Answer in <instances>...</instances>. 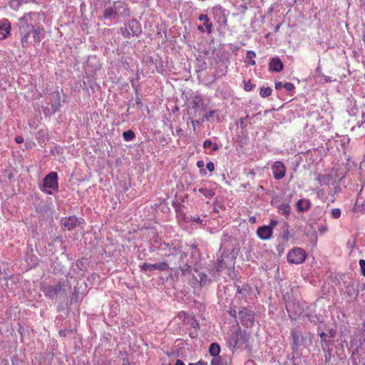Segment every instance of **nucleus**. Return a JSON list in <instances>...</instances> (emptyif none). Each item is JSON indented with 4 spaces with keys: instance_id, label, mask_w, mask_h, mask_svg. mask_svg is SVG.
<instances>
[{
    "instance_id": "nucleus-1",
    "label": "nucleus",
    "mask_w": 365,
    "mask_h": 365,
    "mask_svg": "<svg viewBox=\"0 0 365 365\" xmlns=\"http://www.w3.org/2000/svg\"><path fill=\"white\" fill-rule=\"evenodd\" d=\"M129 9L123 1H110L102 0L101 21H117L120 17L129 16Z\"/></svg>"
},
{
    "instance_id": "nucleus-2",
    "label": "nucleus",
    "mask_w": 365,
    "mask_h": 365,
    "mask_svg": "<svg viewBox=\"0 0 365 365\" xmlns=\"http://www.w3.org/2000/svg\"><path fill=\"white\" fill-rule=\"evenodd\" d=\"M19 32L21 36V44L23 48L39 43L45 36L43 28L39 26L34 28L31 25L20 26Z\"/></svg>"
},
{
    "instance_id": "nucleus-3",
    "label": "nucleus",
    "mask_w": 365,
    "mask_h": 365,
    "mask_svg": "<svg viewBox=\"0 0 365 365\" xmlns=\"http://www.w3.org/2000/svg\"><path fill=\"white\" fill-rule=\"evenodd\" d=\"M346 110L350 115L348 123L352 125L351 130H354L356 127L360 128L364 123V113L359 112L356 103L354 99H348Z\"/></svg>"
},
{
    "instance_id": "nucleus-4",
    "label": "nucleus",
    "mask_w": 365,
    "mask_h": 365,
    "mask_svg": "<svg viewBox=\"0 0 365 365\" xmlns=\"http://www.w3.org/2000/svg\"><path fill=\"white\" fill-rule=\"evenodd\" d=\"M65 282H58L55 285H50L46 283H41L40 289L43 292L46 297L53 299L56 296L65 292Z\"/></svg>"
},
{
    "instance_id": "nucleus-5",
    "label": "nucleus",
    "mask_w": 365,
    "mask_h": 365,
    "mask_svg": "<svg viewBox=\"0 0 365 365\" xmlns=\"http://www.w3.org/2000/svg\"><path fill=\"white\" fill-rule=\"evenodd\" d=\"M58 175L55 172H51L43 179L41 190L46 194L51 195L52 190H58Z\"/></svg>"
},
{
    "instance_id": "nucleus-6",
    "label": "nucleus",
    "mask_w": 365,
    "mask_h": 365,
    "mask_svg": "<svg viewBox=\"0 0 365 365\" xmlns=\"http://www.w3.org/2000/svg\"><path fill=\"white\" fill-rule=\"evenodd\" d=\"M120 30L122 34L125 38L138 36L141 32L140 26L135 19L129 20Z\"/></svg>"
},
{
    "instance_id": "nucleus-7",
    "label": "nucleus",
    "mask_w": 365,
    "mask_h": 365,
    "mask_svg": "<svg viewBox=\"0 0 365 365\" xmlns=\"http://www.w3.org/2000/svg\"><path fill=\"white\" fill-rule=\"evenodd\" d=\"M287 257L289 263L301 264L305 261L307 254L302 248L296 247L288 252Z\"/></svg>"
},
{
    "instance_id": "nucleus-8",
    "label": "nucleus",
    "mask_w": 365,
    "mask_h": 365,
    "mask_svg": "<svg viewBox=\"0 0 365 365\" xmlns=\"http://www.w3.org/2000/svg\"><path fill=\"white\" fill-rule=\"evenodd\" d=\"M41 16H43V14L29 12L26 14L24 16L21 17L19 21L21 26L31 25L34 26V28H36Z\"/></svg>"
},
{
    "instance_id": "nucleus-9",
    "label": "nucleus",
    "mask_w": 365,
    "mask_h": 365,
    "mask_svg": "<svg viewBox=\"0 0 365 365\" xmlns=\"http://www.w3.org/2000/svg\"><path fill=\"white\" fill-rule=\"evenodd\" d=\"M238 318L244 326L252 327L255 322V314L252 310L242 307L238 312Z\"/></svg>"
},
{
    "instance_id": "nucleus-10",
    "label": "nucleus",
    "mask_w": 365,
    "mask_h": 365,
    "mask_svg": "<svg viewBox=\"0 0 365 365\" xmlns=\"http://www.w3.org/2000/svg\"><path fill=\"white\" fill-rule=\"evenodd\" d=\"M246 342L245 334L238 330L232 332L230 335L228 343L233 348L240 347Z\"/></svg>"
},
{
    "instance_id": "nucleus-11",
    "label": "nucleus",
    "mask_w": 365,
    "mask_h": 365,
    "mask_svg": "<svg viewBox=\"0 0 365 365\" xmlns=\"http://www.w3.org/2000/svg\"><path fill=\"white\" fill-rule=\"evenodd\" d=\"M212 14H213L214 19L217 21L218 24L227 25V15L226 11L222 8L220 6H214L212 10Z\"/></svg>"
},
{
    "instance_id": "nucleus-12",
    "label": "nucleus",
    "mask_w": 365,
    "mask_h": 365,
    "mask_svg": "<svg viewBox=\"0 0 365 365\" xmlns=\"http://www.w3.org/2000/svg\"><path fill=\"white\" fill-rule=\"evenodd\" d=\"M272 171L275 180H281L285 175L286 168L281 161H276L272 165Z\"/></svg>"
},
{
    "instance_id": "nucleus-13",
    "label": "nucleus",
    "mask_w": 365,
    "mask_h": 365,
    "mask_svg": "<svg viewBox=\"0 0 365 365\" xmlns=\"http://www.w3.org/2000/svg\"><path fill=\"white\" fill-rule=\"evenodd\" d=\"M140 267L141 270L143 271H149L153 272L155 269H158L160 271H165L169 269L168 264L165 262H160V263H155V264H149L147 262H144L142 264L140 265Z\"/></svg>"
},
{
    "instance_id": "nucleus-14",
    "label": "nucleus",
    "mask_w": 365,
    "mask_h": 365,
    "mask_svg": "<svg viewBox=\"0 0 365 365\" xmlns=\"http://www.w3.org/2000/svg\"><path fill=\"white\" fill-rule=\"evenodd\" d=\"M235 287L236 288V297L239 299H245L247 296L251 293V288L246 283H236Z\"/></svg>"
},
{
    "instance_id": "nucleus-15",
    "label": "nucleus",
    "mask_w": 365,
    "mask_h": 365,
    "mask_svg": "<svg viewBox=\"0 0 365 365\" xmlns=\"http://www.w3.org/2000/svg\"><path fill=\"white\" fill-rule=\"evenodd\" d=\"M11 25L7 19L0 20V40H4L11 35Z\"/></svg>"
},
{
    "instance_id": "nucleus-16",
    "label": "nucleus",
    "mask_w": 365,
    "mask_h": 365,
    "mask_svg": "<svg viewBox=\"0 0 365 365\" xmlns=\"http://www.w3.org/2000/svg\"><path fill=\"white\" fill-rule=\"evenodd\" d=\"M291 336L292 338V349L297 350L299 346L302 345L304 338L302 332L297 329H292Z\"/></svg>"
},
{
    "instance_id": "nucleus-17",
    "label": "nucleus",
    "mask_w": 365,
    "mask_h": 365,
    "mask_svg": "<svg viewBox=\"0 0 365 365\" xmlns=\"http://www.w3.org/2000/svg\"><path fill=\"white\" fill-rule=\"evenodd\" d=\"M61 225L68 230L74 229L78 225L81 223L80 220L76 216H70L63 217L61 221Z\"/></svg>"
},
{
    "instance_id": "nucleus-18",
    "label": "nucleus",
    "mask_w": 365,
    "mask_h": 365,
    "mask_svg": "<svg viewBox=\"0 0 365 365\" xmlns=\"http://www.w3.org/2000/svg\"><path fill=\"white\" fill-rule=\"evenodd\" d=\"M273 231L267 225L259 227L257 230L258 237L263 240H267L272 237Z\"/></svg>"
},
{
    "instance_id": "nucleus-19",
    "label": "nucleus",
    "mask_w": 365,
    "mask_h": 365,
    "mask_svg": "<svg viewBox=\"0 0 365 365\" xmlns=\"http://www.w3.org/2000/svg\"><path fill=\"white\" fill-rule=\"evenodd\" d=\"M284 68L282 61L278 57L272 58L269 63V69L271 71L280 72Z\"/></svg>"
},
{
    "instance_id": "nucleus-20",
    "label": "nucleus",
    "mask_w": 365,
    "mask_h": 365,
    "mask_svg": "<svg viewBox=\"0 0 365 365\" xmlns=\"http://www.w3.org/2000/svg\"><path fill=\"white\" fill-rule=\"evenodd\" d=\"M198 19L202 22V26L205 27L207 33L210 34L212 32V24L210 21L207 15L200 14Z\"/></svg>"
},
{
    "instance_id": "nucleus-21",
    "label": "nucleus",
    "mask_w": 365,
    "mask_h": 365,
    "mask_svg": "<svg viewBox=\"0 0 365 365\" xmlns=\"http://www.w3.org/2000/svg\"><path fill=\"white\" fill-rule=\"evenodd\" d=\"M310 202L305 199L299 200L297 203V210L300 212L306 211L309 208Z\"/></svg>"
},
{
    "instance_id": "nucleus-22",
    "label": "nucleus",
    "mask_w": 365,
    "mask_h": 365,
    "mask_svg": "<svg viewBox=\"0 0 365 365\" xmlns=\"http://www.w3.org/2000/svg\"><path fill=\"white\" fill-rule=\"evenodd\" d=\"M279 213L286 217L289 216L291 212V207L289 204H281L278 207Z\"/></svg>"
},
{
    "instance_id": "nucleus-23",
    "label": "nucleus",
    "mask_w": 365,
    "mask_h": 365,
    "mask_svg": "<svg viewBox=\"0 0 365 365\" xmlns=\"http://www.w3.org/2000/svg\"><path fill=\"white\" fill-rule=\"evenodd\" d=\"M209 352L213 358L218 357L220 352V346L217 343H212L209 348Z\"/></svg>"
},
{
    "instance_id": "nucleus-24",
    "label": "nucleus",
    "mask_w": 365,
    "mask_h": 365,
    "mask_svg": "<svg viewBox=\"0 0 365 365\" xmlns=\"http://www.w3.org/2000/svg\"><path fill=\"white\" fill-rule=\"evenodd\" d=\"M199 192L207 198H211L215 195V192L212 189L205 187H200L199 189Z\"/></svg>"
},
{
    "instance_id": "nucleus-25",
    "label": "nucleus",
    "mask_w": 365,
    "mask_h": 365,
    "mask_svg": "<svg viewBox=\"0 0 365 365\" xmlns=\"http://www.w3.org/2000/svg\"><path fill=\"white\" fill-rule=\"evenodd\" d=\"M135 133L133 130H129L123 133V137L125 141H131L135 138Z\"/></svg>"
},
{
    "instance_id": "nucleus-26",
    "label": "nucleus",
    "mask_w": 365,
    "mask_h": 365,
    "mask_svg": "<svg viewBox=\"0 0 365 365\" xmlns=\"http://www.w3.org/2000/svg\"><path fill=\"white\" fill-rule=\"evenodd\" d=\"M204 148H211L212 151H216L219 149V147L217 144H213L211 140H206L203 143Z\"/></svg>"
},
{
    "instance_id": "nucleus-27",
    "label": "nucleus",
    "mask_w": 365,
    "mask_h": 365,
    "mask_svg": "<svg viewBox=\"0 0 365 365\" xmlns=\"http://www.w3.org/2000/svg\"><path fill=\"white\" fill-rule=\"evenodd\" d=\"M272 93V89L269 87H262L260 88L259 95L262 98L268 97Z\"/></svg>"
},
{
    "instance_id": "nucleus-28",
    "label": "nucleus",
    "mask_w": 365,
    "mask_h": 365,
    "mask_svg": "<svg viewBox=\"0 0 365 365\" xmlns=\"http://www.w3.org/2000/svg\"><path fill=\"white\" fill-rule=\"evenodd\" d=\"M256 57V53L253 51H248L247 53V57L246 59H250L249 63L255 66L256 64L254 58Z\"/></svg>"
},
{
    "instance_id": "nucleus-29",
    "label": "nucleus",
    "mask_w": 365,
    "mask_h": 365,
    "mask_svg": "<svg viewBox=\"0 0 365 365\" xmlns=\"http://www.w3.org/2000/svg\"><path fill=\"white\" fill-rule=\"evenodd\" d=\"M180 269L182 274L185 276L191 272V266L187 264H184L182 265H180Z\"/></svg>"
},
{
    "instance_id": "nucleus-30",
    "label": "nucleus",
    "mask_w": 365,
    "mask_h": 365,
    "mask_svg": "<svg viewBox=\"0 0 365 365\" xmlns=\"http://www.w3.org/2000/svg\"><path fill=\"white\" fill-rule=\"evenodd\" d=\"M211 365H226L225 359L222 356L215 357L211 361Z\"/></svg>"
},
{
    "instance_id": "nucleus-31",
    "label": "nucleus",
    "mask_w": 365,
    "mask_h": 365,
    "mask_svg": "<svg viewBox=\"0 0 365 365\" xmlns=\"http://www.w3.org/2000/svg\"><path fill=\"white\" fill-rule=\"evenodd\" d=\"M200 283L202 286H205L210 283V279H208L207 274L202 273L200 274Z\"/></svg>"
},
{
    "instance_id": "nucleus-32",
    "label": "nucleus",
    "mask_w": 365,
    "mask_h": 365,
    "mask_svg": "<svg viewBox=\"0 0 365 365\" xmlns=\"http://www.w3.org/2000/svg\"><path fill=\"white\" fill-rule=\"evenodd\" d=\"M24 0H11L10 1V7L14 10H18Z\"/></svg>"
},
{
    "instance_id": "nucleus-33",
    "label": "nucleus",
    "mask_w": 365,
    "mask_h": 365,
    "mask_svg": "<svg viewBox=\"0 0 365 365\" xmlns=\"http://www.w3.org/2000/svg\"><path fill=\"white\" fill-rule=\"evenodd\" d=\"M224 264H225V262H224V259L222 257L217 259V262L215 263V266L216 271L217 272H220L222 271V269H223Z\"/></svg>"
},
{
    "instance_id": "nucleus-34",
    "label": "nucleus",
    "mask_w": 365,
    "mask_h": 365,
    "mask_svg": "<svg viewBox=\"0 0 365 365\" xmlns=\"http://www.w3.org/2000/svg\"><path fill=\"white\" fill-rule=\"evenodd\" d=\"M341 214V210L339 208H334L331 210V216L334 219H338L340 217Z\"/></svg>"
},
{
    "instance_id": "nucleus-35",
    "label": "nucleus",
    "mask_w": 365,
    "mask_h": 365,
    "mask_svg": "<svg viewBox=\"0 0 365 365\" xmlns=\"http://www.w3.org/2000/svg\"><path fill=\"white\" fill-rule=\"evenodd\" d=\"M282 237L283 240L285 242H287L289 240V230H288L287 224H284V227L283 230V232L282 234Z\"/></svg>"
},
{
    "instance_id": "nucleus-36",
    "label": "nucleus",
    "mask_w": 365,
    "mask_h": 365,
    "mask_svg": "<svg viewBox=\"0 0 365 365\" xmlns=\"http://www.w3.org/2000/svg\"><path fill=\"white\" fill-rule=\"evenodd\" d=\"M284 88L287 91H293L295 88V86L292 83H290V82H287V83H284Z\"/></svg>"
},
{
    "instance_id": "nucleus-37",
    "label": "nucleus",
    "mask_w": 365,
    "mask_h": 365,
    "mask_svg": "<svg viewBox=\"0 0 365 365\" xmlns=\"http://www.w3.org/2000/svg\"><path fill=\"white\" fill-rule=\"evenodd\" d=\"M215 113V110H210L209 112H207L201 120V122H203L205 120H210V118L213 116Z\"/></svg>"
},
{
    "instance_id": "nucleus-38",
    "label": "nucleus",
    "mask_w": 365,
    "mask_h": 365,
    "mask_svg": "<svg viewBox=\"0 0 365 365\" xmlns=\"http://www.w3.org/2000/svg\"><path fill=\"white\" fill-rule=\"evenodd\" d=\"M359 265L361 271L362 275L365 277V260L364 259H360L359 260Z\"/></svg>"
},
{
    "instance_id": "nucleus-39",
    "label": "nucleus",
    "mask_w": 365,
    "mask_h": 365,
    "mask_svg": "<svg viewBox=\"0 0 365 365\" xmlns=\"http://www.w3.org/2000/svg\"><path fill=\"white\" fill-rule=\"evenodd\" d=\"M254 87L255 85L252 84L251 82L248 81L245 83L244 88L247 91H250Z\"/></svg>"
},
{
    "instance_id": "nucleus-40",
    "label": "nucleus",
    "mask_w": 365,
    "mask_h": 365,
    "mask_svg": "<svg viewBox=\"0 0 365 365\" xmlns=\"http://www.w3.org/2000/svg\"><path fill=\"white\" fill-rule=\"evenodd\" d=\"M278 222L276 220H271L269 224L267 225L273 231V229L277 225Z\"/></svg>"
},
{
    "instance_id": "nucleus-41",
    "label": "nucleus",
    "mask_w": 365,
    "mask_h": 365,
    "mask_svg": "<svg viewBox=\"0 0 365 365\" xmlns=\"http://www.w3.org/2000/svg\"><path fill=\"white\" fill-rule=\"evenodd\" d=\"M206 168L210 172H212L215 170V164L212 162H209L207 163Z\"/></svg>"
},
{
    "instance_id": "nucleus-42",
    "label": "nucleus",
    "mask_w": 365,
    "mask_h": 365,
    "mask_svg": "<svg viewBox=\"0 0 365 365\" xmlns=\"http://www.w3.org/2000/svg\"><path fill=\"white\" fill-rule=\"evenodd\" d=\"M201 122V120H191V123L192 125V127H193V131L195 132V130H196V126L197 125H199Z\"/></svg>"
},
{
    "instance_id": "nucleus-43",
    "label": "nucleus",
    "mask_w": 365,
    "mask_h": 365,
    "mask_svg": "<svg viewBox=\"0 0 365 365\" xmlns=\"http://www.w3.org/2000/svg\"><path fill=\"white\" fill-rule=\"evenodd\" d=\"M283 85H284V83H282V82H280V81H279V82H276V83H275V88H276L277 90H279V89H281L282 88H284V86H283Z\"/></svg>"
},
{
    "instance_id": "nucleus-44",
    "label": "nucleus",
    "mask_w": 365,
    "mask_h": 365,
    "mask_svg": "<svg viewBox=\"0 0 365 365\" xmlns=\"http://www.w3.org/2000/svg\"><path fill=\"white\" fill-rule=\"evenodd\" d=\"M188 365H207V363L200 360L197 363H190Z\"/></svg>"
},
{
    "instance_id": "nucleus-45",
    "label": "nucleus",
    "mask_w": 365,
    "mask_h": 365,
    "mask_svg": "<svg viewBox=\"0 0 365 365\" xmlns=\"http://www.w3.org/2000/svg\"><path fill=\"white\" fill-rule=\"evenodd\" d=\"M15 140L17 143H22L24 142V138L21 136H18L16 138Z\"/></svg>"
},
{
    "instance_id": "nucleus-46",
    "label": "nucleus",
    "mask_w": 365,
    "mask_h": 365,
    "mask_svg": "<svg viewBox=\"0 0 365 365\" xmlns=\"http://www.w3.org/2000/svg\"><path fill=\"white\" fill-rule=\"evenodd\" d=\"M177 255H180V258L181 259H182L183 258L187 257V255L185 252H179L178 253H177Z\"/></svg>"
},
{
    "instance_id": "nucleus-47",
    "label": "nucleus",
    "mask_w": 365,
    "mask_h": 365,
    "mask_svg": "<svg viewBox=\"0 0 365 365\" xmlns=\"http://www.w3.org/2000/svg\"><path fill=\"white\" fill-rule=\"evenodd\" d=\"M196 165H197V168H201L204 166V162L202 160H199L197 162Z\"/></svg>"
},
{
    "instance_id": "nucleus-48",
    "label": "nucleus",
    "mask_w": 365,
    "mask_h": 365,
    "mask_svg": "<svg viewBox=\"0 0 365 365\" xmlns=\"http://www.w3.org/2000/svg\"><path fill=\"white\" fill-rule=\"evenodd\" d=\"M197 30L201 32V33H204L205 32V27L202 26V25H199L197 26Z\"/></svg>"
},
{
    "instance_id": "nucleus-49",
    "label": "nucleus",
    "mask_w": 365,
    "mask_h": 365,
    "mask_svg": "<svg viewBox=\"0 0 365 365\" xmlns=\"http://www.w3.org/2000/svg\"><path fill=\"white\" fill-rule=\"evenodd\" d=\"M247 175H250L252 178H253L255 175V171L253 170H250L247 173Z\"/></svg>"
},
{
    "instance_id": "nucleus-50",
    "label": "nucleus",
    "mask_w": 365,
    "mask_h": 365,
    "mask_svg": "<svg viewBox=\"0 0 365 365\" xmlns=\"http://www.w3.org/2000/svg\"><path fill=\"white\" fill-rule=\"evenodd\" d=\"M136 105H137L138 108H141L143 106V103L141 102V101L139 98L136 101Z\"/></svg>"
},
{
    "instance_id": "nucleus-51",
    "label": "nucleus",
    "mask_w": 365,
    "mask_h": 365,
    "mask_svg": "<svg viewBox=\"0 0 365 365\" xmlns=\"http://www.w3.org/2000/svg\"><path fill=\"white\" fill-rule=\"evenodd\" d=\"M175 365H185V364L182 361L178 359L176 361Z\"/></svg>"
},
{
    "instance_id": "nucleus-52",
    "label": "nucleus",
    "mask_w": 365,
    "mask_h": 365,
    "mask_svg": "<svg viewBox=\"0 0 365 365\" xmlns=\"http://www.w3.org/2000/svg\"><path fill=\"white\" fill-rule=\"evenodd\" d=\"M327 228L326 227H323L321 229H319L320 232H327Z\"/></svg>"
},
{
    "instance_id": "nucleus-53",
    "label": "nucleus",
    "mask_w": 365,
    "mask_h": 365,
    "mask_svg": "<svg viewBox=\"0 0 365 365\" xmlns=\"http://www.w3.org/2000/svg\"><path fill=\"white\" fill-rule=\"evenodd\" d=\"M176 132H177L178 135H180L182 132V129L180 128V129H177Z\"/></svg>"
},
{
    "instance_id": "nucleus-54",
    "label": "nucleus",
    "mask_w": 365,
    "mask_h": 365,
    "mask_svg": "<svg viewBox=\"0 0 365 365\" xmlns=\"http://www.w3.org/2000/svg\"><path fill=\"white\" fill-rule=\"evenodd\" d=\"M236 313H237V312L235 310L230 312V314L234 317H236Z\"/></svg>"
},
{
    "instance_id": "nucleus-55",
    "label": "nucleus",
    "mask_w": 365,
    "mask_h": 365,
    "mask_svg": "<svg viewBox=\"0 0 365 365\" xmlns=\"http://www.w3.org/2000/svg\"><path fill=\"white\" fill-rule=\"evenodd\" d=\"M327 336V334L324 333V332H322L321 334H320V337L322 339L323 337H325Z\"/></svg>"
},
{
    "instance_id": "nucleus-56",
    "label": "nucleus",
    "mask_w": 365,
    "mask_h": 365,
    "mask_svg": "<svg viewBox=\"0 0 365 365\" xmlns=\"http://www.w3.org/2000/svg\"><path fill=\"white\" fill-rule=\"evenodd\" d=\"M35 1V0H24L23 2Z\"/></svg>"
},
{
    "instance_id": "nucleus-57",
    "label": "nucleus",
    "mask_w": 365,
    "mask_h": 365,
    "mask_svg": "<svg viewBox=\"0 0 365 365\" xmlns=\"http://www.w3.org/2000/svg\"><path fill=\"white\" fill-rule=\"evenodd\" d=\"M248 185H249V183H247V184H245V185H243V187H244L245 188H246Z\"/></svg>"
},
{
    "instance_id": "nucleus-58",
    "label": "nucleus",
    "mask_w": 365,
    "mask_h": 365,
    "mask_svg": "<svg viewBox=\"0 0 365 365\" xmlns=\"http://www.w3.org/2000/svg\"><path fill=\"white\" fill-rule=\"evenodd\" d=\"M279 25H277L276 29H275V31H277L279 29Z\"/></svg>"
},
{
    "instance_id": "nucleus-59",
    "label": "nucleus",
    "mask_w": 365,
    "mask_h": 365,
    "mask_svg": "<svg viewBox=\"0 0 365 365\" xmlns=\"http://www.w3.org/2000/svg\"><path fill=\"white\" fill-rule=\"evenodd\" d=\"M198 106H199L198 104L197 103H195V108H197Z\"/></svg>"
},
{
    "instance_id": "nucleus-60",
    "label": "nucleus",
    "mask_w": 365,
    "mask_h": 365,
    "mask_svg": "<svg viewBox=\"0 0 365 365\" xmlns=\"http://www.w3.org/2000/svg\"><path fill=\"white\" fill-rule=\"evenodd\" d=\"M259 189L263 190V187L262 185L259 186Z\"/></svg>"
},
{
    "instance_id": "nucleus-61",
    "label": "nucleus",
    "mask_w": 365,
    "mask_h": 365,
    "mask_svg": "<svg viewBox=\"0 0 365 365\" xmlns=\"http://www.w3.org/2000/svg\"><path fill=\"white\" fill-rule=\"evenodd\" d=\"M364 43H365V36H364Z\"/></svg>"
},
{
    "instance_id": "nucleus-62",
    "label": "nucleus",
    "mask_w": 365,
    "mask_h": 365,
    "mask_svg": "<svg viewBox=\"0 0 365 365\" xmlns=\"http://www.w3.org/2000/svg\"><path fill=\"white\" fill-rule=\"evenodd\" d=\"M364 365H365V363L364 364Z\"/></svg>"
}]
</instances>
